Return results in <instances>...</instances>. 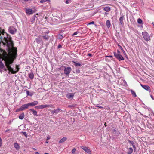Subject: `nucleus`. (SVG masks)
<instances>
[{
	"label": "nucleus",
	"mask_w": 154,
	"mask_h": 154,
	"mask_svg": "<svg viewBox=\"0 0 154 154\" xmlns=\"http://www.w3.org/2000/svg\"><path fill=\"white\" fill-rule=\"evenodd\" d=\"M29 106L28 103L26 104H25L22 105L21 107L17 109L16 112H18L20 111L24 110L27 109Z\"/></svg>",
	"instance_id": "7ed1b4c3"
},
{
	"label": "nucleus",
	"mask_w": 154,
	"mask_h": 154,
	"mask_svg": "<svg viewBox=\"0 0 154 154\" xmlns=\"http://www.w3.org/2000/svg\"><path fill=\"white\" fill-rule=\"evenodd\" d=\"M120 48L121 50L122 51L123 53H124V54H125V51L124 50H123V48H122L121 46H120Z\"/></svg>",
	"instance_id": "c9c22d12"
},
{
	"label": "nucleus",
	"mask_w": 154,
	"mask_h": 154,
	"mask_svg": "<svg viewBox=\"0 0 154 154\" xmlns=\"http://www.w3.org/2000/svg\"><path fill=\"white\" fill-rule=\"evenodd\" d=\"M152 24H153V26H154V23H152Z\"/></svg>",
	"instance_id": "680f3d73"
},
{
	"label": "nucleus",
	"mask_w": 154,
	"mask_h": 154,
	"mask_svg": "<svg viewBox=\"0 0 154 154\" xmlns=\"http://www.w3.org/2000/svg\"><path fill=\"white\" fill-rule=\"evenodd\" d=\"M114 56L119 60V61H120L121 60H124V58L120 54H117L115 52H114Z\"/></svg>",
	"instance_id": "20e7f679"
},
{
	"label": "nucleus",
	"mask_w": 154,
	"mask_h": 154,
	"mask_svg": "<svg viewBox=\"0 0 154 154\" xmlns=\"http://www.w3.org/2000/svg\"><path fill=\"white\" fill-rule=\"evenodd\" d=\"M88 55H89V56H91V54H88Z\"/></svg>",
	"instance_id": "6e6d98bb"
},
{
	"label": "nucleus",
	"mask_w": 154,
	"mask_h": 154,
	"mask_svg": "<svg viewBox=\"0 0 154 154\" xmlns=\"http://www.w3.org/2000/svg\"><path fill=\"white\" fill-rule=\"evenodd\" d=\"M44 154H49L48 153H45Z\"/></svg>",
	"instance_id": "13d9d810"
},
{
	"label": "nucleus",
	"mask_w": 154,
	"mask_h": 154,
	"mask_svg": "<svg viewBox=\"0 0 154 154\" xmlns=\"http://www.w3.org/2000/svg\"><path fill=\"white\" fill-rule=\"evenodd\" d=\"M74 94L73 93H69L66 95V97L68 99L73 98Z\"/></svg>",
	"instance_id": "2eb2a0df"
},
{
	"label": "nucleus",
	"mask_w": 154,
	"mask_h": 154,
	"mask_svg": "<svg viewBox=\"0 0 154 154\" xmlns=\"http://www.w3.org/2000/svg\"><path fill=\"white\" fill-rule=\"evenodd\" d=\"M104 125H105V126H106V123H105V124H104Z\"/></svg>",
	"instance_id": "5fc2aeb1"
},
{
	"label": "nucleus",
	"mask_w": 154,
	"mask_h": 154,
	"mask_svg": "<svg viewBox=\"0 0 154 154\" xmlns=\"http://www.w3.org/2000/svg\"><path fill=\"white\" fill-rule=\"evenodd\" d=\"M30 110L32 111L33 112V111H34L35 110H34V109H30Z\"/></svg>",
	"instance_id": "de8ad7c7"
},
{
	"label": "nucleus",
	"mask_w": 154,
	"mask_h": 154,
	"mask_svg": "<svg viewBox=\"0 0 154 154\" xmlns=\"http://www.w3.org/2000/svg\"><path fill=\"white\" fill-rule=\"evenodd\" d=\"M117 54H120V52L118 50H117Z\"/></svg>",
	"instance_id": "a18cd8bd"
},
{
	"label": "nucleus",
	"mask_w": 154,
	"mask_h": 154,
	"mask_svg": "<svg viewBox=\"0 0 154 154\" xmlns=\"http://www.w3.org/2000/svg\"><path fill=\"white\" fill-rule=\"evenodd\" d=\"M106 24L107 27L109 28L110 27V22L109 20H107L106 22Z\"/></svg>",
	"instance_id": "a211bd4d"
},
{
	"label": "nucleus",
	"mask_w": 154,
	"mask_h": 154,
	"mask_svg": "<svg viewBox=\"0 0 154 154\" xmlns=\"http://www.w3.org/2000/svg\"><path fill=\"white\" fill-rule=\"evenodd\" d=\"M94 21L91 22L90 23H88L87 25H91V24H94Z\"/></svg>",
	"instance_id": "ea45409f"
},
{
	"label": "nucleus",
	"mask_w": 154,
	"mask_h": 154,
	"mask_svg": "<svg viewBox=\"0 0 154 154\" xmlns=\"http://www.w3.org/2000/svg\"><path fill=\"white\" fill-rule=\"evenodd\" d=\"M142 34L143 38L146 41H148L150 40V36L146 32H143Z\"/></svg>",
	"instance_id": "f03ea898"
},
{
	"label": "nucleus",
	"mask_w": 154,
	"mask_h": 154,
	"mask_svg": "<svg viewBox=\"0 0 154 154\" xmlns=\"http://www.w3.org/2000/svg\"><path fill=\"white\" fill-rule=\"evenodd\" d=\"M76 149L75 148H74L72 151V153H74L76 151Z\"/></svg>",
	"instance_id": "4c0bfd02"
},
{
	"label": "nucleus",
	"mask_w": 154,
	"mask_h": 154,
	"mask_svg": "<svg viewBox=\"0 0 154 154\" xmlns=\"http://www.w3.org/2000/svg\"><path fill=\"white\" fill-rule=\"evenodd\" d=\"M43 38L45 40H48L49 39V37L48 36H42Z\"/></svg>",
	"instance_id": "c756f323"
},
{
	"label": "nucleus",
	"mask_w": 154,
	"mask_h": 154,
	"mask_svg": "<svg viewBox=\"0 0 154 154\" xmlns=\"http://www.w3.org/2000/svg\"><path fill=\"white\" fill-rule=\"evenodd\" d=\"M35 154H39L38 152H36L35 153Z\"/></svg>",
	"instance_id": "603ef678"
},
{
	"label": "nucleus",
	"mask_w": 154,
	"mask_h": 154,
	"mask_svg": "<svg viewBox=\"0 0 154 154\" xmlns=\"http://www.w3.org/2000/svg\"><path fill=\"white\" fill-rule=\"evenodd\" d=\"M28 103L29 106H34L37 105L38 103V102L37 101H35L31 103Z\"/></svg>",
	"instance_id": "9b49d317"
},
{
	"label": "nucleus",
	"mask_w": 154,
	"mask_h": 154,
	"mask_svg": "<svg viewBox=\"0 0 154 154\" xmlns=\"http://www.w3.org/2000/svg\"><path fill=\"white\" fill-rule=\"evenodd\" d=\"M67 138L66 137H64L61 139L59 141V143H62L65 141Z\"/></svg>",
	"instance_id": "aec40b11"
},
{
	"label": "nucleus",
	"mask_w": 154,
	"mask_h": 154,
	"mask_svg": "<svg viewBox=\"0 0 154 154\" xmlns=\"http://www.w3.org/2000/svg\"><path fill=\"white\" fill-rule=\"evenodd\" d=\"M62 47V46L61 45H59L58 46V48H61Z\"/></svg>",
	"instance_id": "09e8293b"
},
{
	"label": "nucleus",
	"mask_w": 154,
	"mask_h": 154,
	"mask_svg": "<svg viewBox=\"0 0 154 154\" xmlns=\"http://www.w3.org/2000/svg\"><path fill=\"white\" fill-rule=\"evenodd\" d=\"M26 12L29 15L32 14L33 12L31 9H28L26 10Z\"/></svg>",
	"instance_id": "4468645a"
},
{
	"label": "nucleus",
	"mask_w": 154,
	"mask_h": 154,
	"mask_svg": "<svg viewBox=\"0 0 154 154\" xmlns=\"http://www.w3.org/2000/svg\"><path fill=\"white\" fill-rule=\"evenodd\" d=\"M5 66L2 61H0V69H3L4 68Z\"/></svg>",
	"instance_id": "b1692460"
},
{
	"label": "nucleus",
	"mask_w": 154,
	"mask_h": 154,
	"mask_svg": "<svg viewBox=\"0 0 154 154\" xmlns=\"http://www.w3.org/2000/svg\"><path fill=\"white\" fill-rule=\"evenodd\" d=\"M13 45L11 47L9 48L7 47L8 49V51L9 54H8L4 50L0 51V52L2 53V54H0V57H2V60L5 62V65L8 70L13 74H15L19 70L20 68L18 65H16L17 71H14L13 68L11 67L12 65L14 62V60L16 59L17 56V48L15 47Z\"/></svg>",
	"instance_id": "f257e3e1"
},
{
	"label": "nucleus",
	"mask_w": 154,
	"mask_h": 154,
	"mask_svg": "<svg viewBox=\"0 0 154 154\" xmlns=\"http://www.w3.org/2000/svg\"><path fill=\"white\" fill-rule=\"evenodd\" d=\"M50 1V0H41L40 1L41 3H43L47 2Z\"/></svg>",
	"instance_id": "473e14b6"
},
{
	"label": "nucleus",
	"mask_w": 154,
	"mask_h": 154,
	"mask_svg": "<svg viewBox=\"0 0 154 154\" xmlns=\"http://www.w3.org/2000/svg\"><path fill=\"white\" fill-rule=\"evenodd\" d=\"M124 18V16H122L121 17H120V18L119 20L120 22V24L122 26V27L124 25V22L123 21V19Z\"/></svg>",
	"instance_id": "ddd939ff"
},
{
	"label": "nucleus",
	"mask_w": 154,
	"mask_h": 154,
	"mask_svg": "<svg viewBox=\"0 0 154 154\" xmlns=\"http://www.w3.org/2000/svg\"><path fill=\"white\" fill-rule=\"evenodd\" d=\"M2 139L1 138H0V147L2 146Z\"/></svg>",
	"instance_id": "58836bf2"
},
{
	"label": "nucleus",
	"mask_w": 154,
	"mask_h": 154,
	"mask_svg": "<svg viewBox=\"0 0 154 154\" xmlns=\"http://www.w3.org/2000/svg\"><path fill=\"white\" fill-rule=\"evenodd\" d=\"M142 20L140 18H139L137 20V23L139 24H141L142 23Z\"/></svg>",
	"instance_id": "c85d7f7f"
},
{
	"label": "nucleus",
	"mask_w": 154,
	"mask_h": 154,
	"mask_svg": "<svg viewBox=\"0 0 154 154\" xmlns=\"http://www.w3.org/2000/svg\"><path fill=\"white\" fill-rule=\"evenodd\" d=\"M47 107H52L53 105L51 104L40 105V109H42L44 108H45Z\"/></svg>",
	"instance_id": "9d476101"
},
{
	"label": "nucleus",
	"mask_w": 154,
	"mask_h": 154,
	"mask_svg": "<svg viewBox=\"0 0 154 154\" xmlns=\"http://www.w3.org/2000/svg\"><path fill=\"white\" fill-rule=\"evenodd\" d=\"M47 140H48V139H49V138L47 137Z\"/></svg>",
	"instance_id": "e2e57ef3"
},
{
	"label": "nucleus",
	"mask_w": 154,
	"mask_h": 154,
	"mask_svg": "<svg viewBox=\"0 0 154 154\" xmlns=\"http://www.w3.org/2000/svg\"><path fill=\"white\" fill-rule=\"evenodd\" d=\"M36 16L35 15H34L30 19V21L32 22H33L35 20Z\"/></svg>",
	"instance_id": "a878e982"
},
{
	"label": "nucleus",
	"mask_w": 154,
	"mask_h": 154,
	"mask_svg": "<svg viewBox=\"0 0 154 154\" xmlns=\"http://www.w3.org/2000/svg\"><path fill=\"white\" fill-rule=\"evenodd\" d=\"M97 93H98V92H97Z\"/></svg>",
	"instance_id": "0e129e2a"
},
{
	"label": "nucleus",
	"mask_w": 154,
	"mask_h": 154,
	"mask_svg": "<svg viewBox=\"0 0 154 154\" xmlns=\"http://www.w3.org/2000/svg\"><path fill=\"white\" fill-rule=\"evenodd\" d=\"M112 131L113 134L116 136L117 137L120 135V133L118 130H116L115 129H113Z\"/></svg>",
	"instance_id": "423d86ee"
},
{
	"label": "nucleus",
	"mask_w": 154,
	"mask_h": 154,
	"mask_svg": "<svg viewBox=\"0 0 154 154\" xmlns=\"http://www.w3.org/2000/svg\"><path fill=\"white\" fill-rule=\"evenodd\" d=\"M150 97H151V98H152V99L154 100V98L152 96V95H150Z\"/></svg>",
	"instance_id": "49530a36"
},
{
	"label": "nucleus",
	"mask_w": 154,
	"mask_h": 154,
	"mask_svg": "<svg viewBox=\"0 0 154 154\" xmlns=\"http://www.w3.org/2000/svg\"><path fill=\"white\" fill-rule=\"evenodd\" d=\"M60 110H61L60 109L57 108L56 109H54L53 110H52L51 111V113L52 114H54V113L57 114L58 113Z\"/></svg>",
	"instance_id": "f8f14e48"
},
{
	"label": "nucleus",
	"mask_w": 154,
	"mask_h": 154,
	"mask_svg": "<svg viewBox=\"0 0 154 154\" xmlns=\"http://www.w3.org/2000/svg\"><path fill=\"white\" fill-rule=\"evenodd\" d=\"M133 151V149L130 147L129 148L128 151L127 152V154H131Z\"/></svg>",
	"instance_id": "4be33fe9"
},
{
	"label": "nucleus",
	"mask_w": 154,
	"mask_h": 154,
	"mask_svg": "<svg viewBox=\"0 0 154 154\" xmlns=\"http://www.w3.org/2000/svg\"><path fill=\"white\" fill-rule=\"evenodd\" d=\"M71 1V0H64L66 4L69 3V1Z\"/></svg>",
	"instance_id": "e433bc0d"
},
{
	"label": "nucleus",
	"mask_w": 154,
	"mask_h": 154,
	"mask_svg": "<svg viewBox=\"0 0 154 154\" xmlns=\"http://www.w3.org/2000/svg\"><path fill=\"white\" fill-rule=\"evenodd\" d=\"M71 71V68L70 67L66 68L64 70V73L66 75L69 74Z\"/></svg>",
	"instance_id": "1a4fd4ad"
},
{
	"label": "nucleus",
	"mask_w": 154,
	"mask_h": 154,
	"mask_svg": "<svg viewBox=\"0 0 154 154\" xmlns=\"http://www.w3.org/2000/svg\"><path fill=\"white\" fill-rule=\"evenodd\" d=\"M97 87L98 88H100V87L99 86H98Z\"/></svg>",
	"instance_id": "bf43d9fd"
},
{
	"label": "nucleus",
	"mask_w": 154,
	"mask_h": 154,
	"mask_svg": "<svg viewBox=\"0 0 154 154\" xmlns=\"http://www.w3.org/2000/svg\"><path fill=\"white\" fill-rule=\"evenodd\" d=\"M35 108H36V109H40V106H36L35 107Z\"/></svg>",
	"instance_id": "37998d69"
},
{
	"label": "nucleus",
	"mask_w": 154,
	"mask_h": 154,
	"mask_svg": "<svg viewBox=\"0 0 154 154\" xmlns=\"http://www.w3.org/2000/svg\"><path fill=\"white\" fill-rule=\"evenodd\" d=\"M35 40L38 44L41 43L42 42V40L39 37L38 38H36Z\"/></svg>",
	"instance_id": "5701e85b"
},
{
	"label": "nucleus",
	"mask_w": 154,
	"mask_h": 154,
	"mask_svg": "<svg viewBox=\"0 0 154 154\" xmlns=\"http://www.w3.org/2000/svg\"><path fill=\"white\" fill-rule=\"evenodd\" d=\"M4 70H5V71H7V69H5Z\"/></svg>",
	"instance_id": "4d7b16f0"
},
{
	"label": "nucleus",
	"mask_w": 154,
	"mask_h": 154,
	"mask_svg": "<svg viewBox=\"0 0 154 154\" xmlns=\"http://www.w3.org/2000/svg\"><path fill=\"white\" fill-rule=\"evenodd\" d=\"M26 94L27 95L30 96H32L33 95V94L31 92H30L28 90H26Z\"/></svg>",
	"instance_id": "bb28decb"
},
{
	"label": "nucleus",
	"mask_w": 154,
	"mask_h": 154,
	"mask_svg": "<svg viewBox=\"0 0 154 154\" xmlns=\"http://www.w3.org/2000/svg\"><path fill=\"white\" fill-rule=\"evenodd\" d=\"M128 142L130 143L133 146L134 145V142L132 141H131L130 140H128Z\"/></svg>",
	"instance_id": "72a5a7b5"
},
{
	"label": "nucleus",
	"mask_w": 154,
	"mask_h": 154,
	"mask_svg": "<svg viewBox=\"0 0 154 154\" xmlns=\"http://www.w3.org/2000/svg\"><path fill=\"white\" fill-rule=\"evenodd\" d=\"M141 86L145 90L148 91L149 92H151V90L150 87L148 85H143L140 84Z\"/></svg>",
	"instance_id": "0eeeda50"
},
{
	"label": "nucleus",
	"mask_w": 154,
	"mask_h": 154,
	"mask_svg": "<svg viewBox=\"0 0 154 154\" xmlns=\"http://www.w3.org/2000/svg\"><path fill=\"white\" fill-rule=\"evenodd\" d=\"M24 117V114L23 113L20 114L19 116V118L20 119H23Z\"/></svg>",
	"instance_id": "6ab92c4d"
},
{
	"label": "nucleus",
	"mask_w": 154,
	"mask_h": 154,
	"mask_svg": "<svg viewBox=\"0 0 154 154\" xmlns=\"http://www.w3.org/2000/svg\"><path fill=\"white\" fill-rule=\"evenodd\" d=\"M29 78H30L31 79H32L34 77V75L32 72L29 74Z\"/></svg>",
	"instance_id": "393cba45"
},
{
	"label": "nucleus",
	"mask_w": 154,
	"mask_h": 154,
	"mask_svg": "<svg viewBox=\"0 0 154 154\" xmlns=\"http://www.w3.org/2000/svg\"><path fill=\"white\" fill-rule=\"evenodd\" d=\"M131 94L132 95L134 96V97H137V95L135 92L132 90L131 89L130 90Z\"/></svg>",
	"instance_id": "412c9836"
},
{
	"label": "nucleus",
	"mask_w": 154,
	"mask_h": 154,
	"mask_svg": "<svg viewBox=\"0 0 154 154\" xmlns=\"http://www.w3.org/2000/svg\"><path fill=\"white\" fill-rule=\"evenodd\" d=\"M21 133H23L24 135L26 137H27V134L25 132H22Z\"/></svg>",
	"instance_id": "f704fd0d"
},
{
	"label": "nucleus",
	"mask_w": 154,
	"mask_h": 154,
	"mask_svg": "<svg viewBox=\"0 0 154 154\" xmlns=\"http://www.w3.org/2000/svg\"><path fill=\"white\" fill-rule=\"evenodd\" d=\"M73 62L74 63V65L76 66H79L81 65L80 63H78L74 61H73Z\"/></svg>",
	"instance_id": "cd10ccee"
},
{
	"label": "nucleus",
	"mask_w": 154,
	"mask_h": 154,
	"mask_svg": "<svg viewBox=\"0 0 154 154\" xmlns=\"http://www.w3.org/2000/svg\"><path fill=\"white\" fill-rule=\"evenodd\" d=\"M102 8L103 10L106 12H109L111 10L110 8L109 7H106L104 8L103 7Z\"/></svg>",
	"instance_id": "dca6fc26"
},
{
	"label": "nucleus",
	"mask_w": 154,
	"mask_h": 154,
	"mask_svg": "<svg viewBox=\"0 0 154 154\" xmlns=\"http://www.w3.org/2000/svg\"><path fill=\"white\" fill-rule=\"evenodd\" d=\"M33 114L35 116H38L37 112L36 110H34V111H33Z\"/></svg>",
	"instance_id": "7c9ffc66"
},
{
	"label": "nucleus",
	"mask_w": 154,
	"mask_h": 154,
	"mask_svg": "<svg viewBox=\"0 0 154 154\" xmlns=\"http://www.w3.org/2000/svg\"><path fill=\"white\" fill-rule=\"evenodd\" d=\"M103 14H105V15H107V14H108V13L106 12H105Z\"/></svg>",
	"instance_id": "3c124183"
},
{
	"label": "nucleus",
	"mask_w": 154,
	"mask_h": 154,
	"mask_svg": "<svg viewBox=\"0 0 154 154\" xmlns=\"http://www.w3.org/2000/svg\"><path fill=\"white\" fill-rule=\"evenodd\" d=\"M109 57H112V56H108Z\"/></svg>",
	"instance_id": "864d4df0"
},
{
	"label": "nucleus",
	"mask_w": 154,
	"mask_h": 154,
	"mask_svg": "<svg viewBox=\"0 0 154 154\" xmlns=\"http://www.w3.org/2000/svg\"><path fill=\"white\" fill-rule=\"evenodd\" d=\"M132 146L133 147L134 151H135L136 149V147H135V145H133Z\"/></svg>",
	"instance_id": "a19ab883"
},
{
	"label": "nucleus",
	"mask_w": 154,
	"mask_h": 154,
	"mask_svg": "<svg viewBox=\"0 0 154 154\" xmlns=\"http://www.w3.org/2000/svg\"><path fill=\"white\" fill-rule=\"evenodd\" d=\"M100 12H101V11H100V10H98L97 11V13Z\"/></svg>",
	"instance_id": "8fccbe9b"
},
{
	"label": "nucleus",
	"mask_w": 154,
	"mask_h": 154,
	"mask_svg": "<svg viewBox=\"0 0 154 154\" xmlns=\"http://www.w3.org/2000/svg\"><path fill=\"white\" fill-rule=\"evenodd\" d=\"M78 32H75L73 34V35H76L78 33Z\"/></svg>",
	"instance_id": "79ce46f5"
},
{
	"label": "nucleus",
	"mask_w": 154,
	"mask_h": 154,
	"mask_svg": "<svg viewBox=\"0 0 154 154\" xmlns=\"http://www.w3.org/2000/svg\"><path fill=\"white\" fill-rule=\"evenodd\" d=\"M33 149H34V150H36V149H35V148H33Z\"/></svg>",
	"instance_id": "052dcab7"
},
{
	"label": "nucleus",
	"mask_w": 154,
	"mask_h": 154,
	"mask_svg": "<svg viewBox=\"0 0 154 154\" xmlns=\"http://www.w3.org/2000/svg\"><path fill=\"white\" fill-rule=\"evenodd\" d=\"M99 105H97V107H99L101 108H102L103 107L101 106H99Z\"/></svg>",
	"instance_id": "c03bdc74"
},
{
	"label": "nucleus",
	"mask_w": 154,
	"mask_h": 154,
	"mask_svg": "<svg viewBox=\"0 0 154 154\" xmlns=\"http://www.w3.org/2000/svg\"><path fill=\"white\" fill-rule=\"evenodd\" d=\"M8 30L9 32L12 34H14L17 31V29L13 26L10 27L8 29Z\"/></svg>",
	"instance_id": "39448f33"
},
{
	"label": "nucleus",
	"mask_w": 154,
	"mask_h": 154,
	"mask_svg": "<svg viewBox=\"0 0 154 154\" xmlns=\"http://www.w3.org/2000/svg\"><path fill=\"white\" fill-rule=\"evenodd\" d=\"M100 91H102V90H100Z\"/></svg>",
	"instance_id": "69168bd1"
},
{
	"label": "nucleus",
	"mask_w": 154,
	"mask_h": 154,
	"mask_svg": "<svg viewBox=\"0 0 154 154\" xmlns=\"http://www.w3.org/2000/svg\"><path fill=\"white\" fill-rule=\"evenodd\" d=\"M14 147L17 150H18L20 148V147L18 143H16L14 144Z\"/></svg>",
	"instance_id": "f3484780"
},
{
	"label": "nucleus",
	"mask_w": 154,
	"mask_h": 154,
	"mask_svg": "<svg viewBox=\"0 0 154 154\" xmlns=\"http://www.w3.org/2000/svg\"><path fill=\"white\" fill-rule=\"evenodd\" d=\"M57 38L59 39H61L63 38V36L60 34H59L57 35Z\"/></svg>",
	"instance_id": "2f4dec72"
},
{
	"label": "nucleus",
	"mask_w": 154,
	"mask_h": 154,
	"mask_svg": "<svg viewBox=\"0 0 154 154\" xmlns=\"http://www.w3.org/2000/svg\"><path fill=\"white\" fill-rule=\"evenodd\" d=\"M80 147L88 154H91L90 150L88 147L84 146H81Z\"/></svg>",
	"instance_id": "6e6552de"
}]
</instances>
